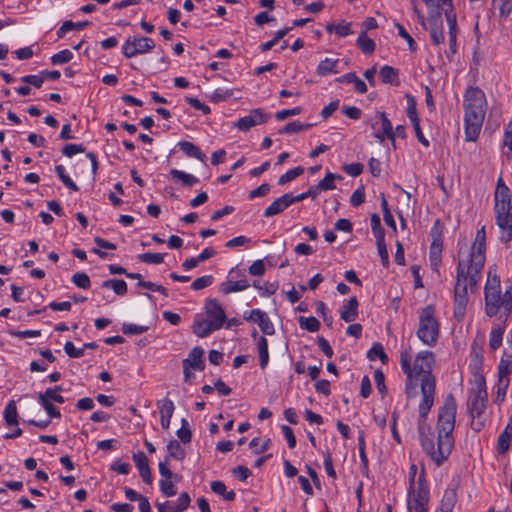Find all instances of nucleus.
Listing matches in <instances>:
<instances>
[{"label": "nucleus", "mask_w": 512, "mask_h": 512, "mask_svg": "<svg viewBox=\"0 0 512 512\" xmlns=\"http://www.w3.org/2000/svg\"><path fill=\"white\" fill-rule=\"evenodd\" d=\"M485 227L476 232L471 252L459 259L457 265L456 284L454 287V317L463 320L468 304V289L473 293L477 290L485 264Z\"/></svg>", "instance_id": "nucleus-1"}, {"label": "nucleus", "mask_w": 512, "mask_h": 512, "mask_svg": "<svg viewBox=\"0 0 512 512\" xmlns=\"http://www.w3.org/2000/svg\"><path fill=\"white\" fill-rule=\"evenodd\" d=\"M412 354L409 347L400 354V365L407 376L406 394L412 396V391L420 383L422 399L419 403V415L425 419L434 403L435 377L432 375V368L435 362L434 354L431 351H422L417 354L411 366Z\"/></svg>", "instance_id": "nucleus-2"}, {"label": "nucleus", "mask_w": 512, "mask_h": 512, "mask_svg": "<svg viewBox=\"0 0 512 512\" xmlns=\"http://www.w3.org/2000/svg\"><path fill=\"white\" fill-rule=\"evenodd\" d=\"M456 411V401L453 395L449 394L446 396L444 404L438 414L437 447H435L432 438L425 434L424 425L419 424V434L422 448L437 466L442 465V463L447 460L454 446L452 433L455 428Z\"/></svg>", "instance_id": "nucleus-3"}, {"label": "nucleus", "mask_w": 512, "mask_h": 512, "mask_svg": "<svg viewBox=\"0 0 512 512\" xmlns=\"http://www.w3.org/2000/svg\"><path fill=\"white\" fill-rule=\"evenodd\" d=\"M465 138L475 141L481 131L486 113V97L479 88H469L464 96Z\"/></svg>", "instance_id": "nucleus-4"}, {"label": "nucleus", "mask_w": 512, "mask_h": 512, "mask_svg": "<svg viewBox=\"0 0 512 512\" xmlns=\"http://www.w3.org/2000/svg\"><path fill=\"white\" fill-rule=\"evenodd\" d=\"M485 295V313L493 317L502 311L507 318L512 311V292L511 288L501 293L500 280L492 270L488 271V279L484 288Z\"/></svg>", "instance_id": "nucleus-5"}, {"label": "nucleus", "mask_w": 512, "mask_h": 512, "mask_svg": "<svg viewBox=\"0 0 512 512\" xmlns=\"http://www.w3.org/2000/svg\"><path fill=\"white\" fill-rule=\"evenodd\" d=\"M434 314L433 306L424 307L419 315V326L416 332L418 339L429 347L436 345L440 334V325Z\"/></svg>", "instance_id": "nucleus-6"}, {"label": "nucleus", "mask_w": 512, "mask_h": 512, "mask_svg": "<svg viewBox=\"0 0 512 512\" xmlns=\"http://www.w3.org/2000/svg\"><path fill=\"white\" fill-rule=\"evenodd\" d=\"M476 386V389L468 399V408L470 410L471 417L482 416L488 402L486 383L482 375L476 377Z\"/></svg>", "instance_id": "nucleus-7"}, {"label": "nucleus", "mask_w": 512, "mask_h": 512, "mask_svg": "<svg viewBox=\"0 0 512 512\" xmlns=\"http://www.w3.org/2000/svg\"><path fill=\"white\" fill-rule=\"evenodd\" d=\"M158 467L159 473L163 477V479H161L159 482L161 492L166 497H172L176 495L173 479H175V481H178L179 476L171 472L166 461L160 462Z\"/></svg>", "instance_id": "nucleus-8"}, {"label": "nucleus", "mask_w": 512, "mask_h": 512, "mask_svg": "<svg viewBox=\"0 0 512 512\" xmlns=\"http://www.w3.org/2000/svg\"><path fill=\"white\" fill-rule=\"evenodd\" d=\"M268 119L269 116L266 115L261 109H253L250 111L249 115L240 118L234 124V127L240 131L247 132L256 125L266 123Z\"/></svg>", "instance_id": "nucleus-9"}, {"label": "nucleus", "mask_w": 512, "mask_h": 512, "mask_svg": "<svg viewBox=\"0 0 512 512\" xmlns=\"http://www.w3.org/2000/svg\"><path fill=\"white\" fill-rule=\"evenodd\" d=\"M494 211L495 216L512 213L511 198L507 186H500V189H496Z\"/></svg>", "instance_id": "nucleus-10"}, {"label": "nucleus", "mask_w": 512, "mask_h": 512, "mask_svg": "<svg viewBox=\"0 0 512 512\" xmlns=\"http://www.w3.org/2000/svg\"><path fill=\"white\" fill-rule=\"evenodd\" d=\"M246 321L257 323L260 330L265 335H273L275 333L274 325L266 312L260 309H253L248 315H244Z\"/></svg>", "instance_id": "nucleus-11"}, {"label": "nucleus", "mask_w": 512, "mask_h": 512, "mask_svg": "<svg viewBox=\"0 0 512 512\" xmlns=\"http://www.w3.org/2000/svg\"><path fill=\"white\" fill-rule=\"evenodd\" d=\"M429 502V490L423 483L422 479H419V486L414 494L413 500L409 503V510L415 512H427V506Z\"/></svg>", "instance_id": "nucleus-12"}, {"label": "nucleus", "mask_w": 512, "mask_h": 512, "mask_svg": "<svg viewBox=\"0 0 512 512\" xmlns=\"http://www.w3.org/2000/svg\"><path fill=\"white\" fill-rule=\"evenodd\" d=\"M205 309L208 320L221 328L226 320V315L219 302L215 299H209L206 301Z\"/></svg>", "instance_id": "nucleus-13"}, {"label": "nucleus", "mask_w": 512, "mask_h": 512, "mask_svg": "<svg viewBox=\"0 0 512 512\" xmlns=\"http://www.w3.org/2000/svg\"><path fill=\"white\" fill-rule=\"evenodd\" d=\"M189 504V494L187 492H182L177 499V503L165 501L163 503H157L156 507L158 509V512H183L184 510L187 509Z\"/></svg>", "instance_id": "nucleus-14"}, {"label": "nucleus", "mask_w": 512, "mask_h": 512, "mask_svg": "<svg viewBox=\"0 0 512 512\" xmlns=\"http://www.w3.org/2000/svg\"><path fill=\"white\" fill-rule=\"evenodd\" d=\"M293 204V195L286 193L274 200L264 211L265 217H272L280 214Z\"/></svg>", "instance_id": "nucleus-15"}, {"label": "nucleus", "mask_w": 512, "mask_h": 512, "mask_svg": "<svg viewBox=\"0 0 512 512\" xmlns=\"http://www.w3.org/2000/svg\"><path fill=\"white\" fill-rule=\"evenodd\" d=\"M133 461L139 470L140 476L142 480L146 484L152 483V477H151V470L148 464V458L145 455L144 452L138 451L137 453L133 454Z\"/></svg>", "instance_id": "nucleus-16"}, {"label": "nucleus", "mask_w": 512, "mask_h": 512, "mask_svg": "<svg viewBox=\"0 0 512 512\" xmlns=\"http://www.w3.org/2000/svg\"><path fill=\"white\" fill-rule=\"evenodd\" d=\"M496 224L500 229V240L508 243L512 240V213L510 215L495 216Z\"/></svg>", "instance_id": "nucleus-17"}, {"label": "nucleus", "mask_w": 512, "mask_h": 512, "mask_svg": "<svg viewBox=\"0 0 512 512\" xmlns=\"http://www.w3.org/2000/svg\"><path fill=\"white\" fill-rule=\"evenodd\" d=\"M157 406L160 410V422L163 429L167 430L170 426V421L173 416L174 412V404L173 402L168 399H162L157 402Z\"/></svg>", "instance_id": "nucleus-18"}, {"label": "nucleus", "mask_w": 512, "mask_h": 512, "mask_svg": "<svg viewBox=\"0 0 512 512\" xmlns=\"http://www.w3.org/2000/svg\"><path fill=\"white\" fill-rule=\"evenodd\" d=\"M358 317V300L357 298L351 297L347 302L344 303L340 311V318L345 322H353Z\"/></svg>", "instance_id": "nucleus-19"}, {"label": "nucleus", "mask_w": 512, "mask_h": 512, "mask_svg": "<svg viewBox=\"0 0 512 512\" xmlns=\"http://www.w3.org/2000/svg\"><path fill=\"white\" fill-rule=\"evenodd\" d=\"M378 123L381 125V131L384 132L387 139H389L392 142L393 147H395V133L390 120L384 112H377L375 116V123H372L371 127L374 129L375 125Z\"/></svg>", "instance_id": "nucleus-20"}, {"label": "nucleus", "mask_w": 512, "mask_h": 512, "mask_svg": "<svg viewBox=\"0 0 512 512\" xmlns=\"http://www.w3.org/2000/svg\"><path fill=\"white\" fill-rule=\"evenodd\" d=\"M203 355H204V350L201 347H194L190 351L188 358H186L182 361V365H185V363L188 362L190 364V365H188V367H191L195 370L202 371L205 368Z\"/></svg>", "instance_id": "nucleus-21"}, {"label": "nucleus", "mask_w": 512, "mask_h": 512, "mask_svg": "<svg viewBox=\"0 0 512 512\" xmlns=\"http://www.w3.org/2000/svg\"><path fill=\"white\" fill-rule=\"evenodd\" d=\"M220 328L208 319L196 320L193 324V332L201 338L208 336L213 331Z\"/></svg>", "instance_id": "nucleus-22"}, {"label": "nucleus", "mask_w": 512, "mask_h": 512, "mask_svg": "<svg viewBox=\"0 0 512 512\" xmlns=\"http://www.w3.org/2000/svg\"><path fill=\"white\" fill-rule=\"evenodd\" d=\"M512 441V424L509 421L503 432L499 435L497 440V450L499 454H505Z\"/></svg>", "instance_id": "nucleus-23"}, {"label": "nucleus", "mask_w": 512, "mask_h": 512, "mask_svg": "<svg viewBox=\"0 0 512 512\" xmlns=\"http://www.w3.org/2000/svg\"><path fill=\"white\" fill-rule=\"evenodd\" d=\"M457 503V493L455 489H446L440 503L441 512H453Z\"/></svg>", "instance_id": "nucleus-24"}, {"label": "nucleus", "mask_w": 512, "mask_h": 512, "mask_svg": "<svg viewBox=\"0 0 512 512\" xmlns=\"http://www.w3.org/2000/svg\"><path fill=\"white\" fill-rule=\"evenodd\" d=\"M339 59L325 58L322 60L316 70L318 76L324 77L328 74H337Z\"/></svg>", "instance_id": "nucleus-25"}, {"label": "nucleus", "mask_w": 512, "mask_h": 512, "mask_svg": "<svg viewBox=\"0 0 512 512\" xmlns=\"http://www.w3.org/2000/svg\"><path fill=\"white\" fill-rule=\"evenodd\" d=\"M178 146L188 157L196 158L202 162L205 161V154L200 150L198 146L194 145L192 142L180 141Z\"/></svg>", "instance_id": "nucleus-26"}, {"label": "nucleus", "mask_w": 512, "mask_h": 512, "mask_svg": "<svg viewBox=\"0 0 512 512\" xmlns=\"http://www.w3.org/2000/svg\"><path fill=\"white\" fill-rule=\"evenodd\" d=\"M249 283L247 282V280H239V281H226V282H223L221 285H220V291L227 295V294H230V293H233V292H239V291H243L245 289H247L249 287Z\"/></svg>", "instance_id": "nucleus-27"}, {"label": "nucleus", "mask_w": 512, "mask_h": 512, "mask_svg": "<svg viewBox=\"0 0 512 512\" xmlns=\"http://www.w3.org/2000/svg\"><path fill=\"white\" fill-rule=\"evenodd\" d=\"M423 2L431 10L430 19L435 22L440 19V7L442 5H448L450 8L452 6L451 0H423Z\"/></svg>", "instance_id": "nucleus-28"}, {"label": "nucleus", "mask_w": 512, "mask_h": 512, "mask_svg": "<svg viewBox=\"0 0 512 512\" xmlns=\"http://www.w3.org/2000/svg\"><path fill=\"white\" fill-rule=\"evenodd\" d=\"M131 38L135 44V50L137 54L147 53L155 47V43L151 38L144 36H135Z\"/></svg>", "instance_id": "nucleus-29"}, {"label": "nucleus", "mask_w": 512, "mask_h": 512, "mask_svg": "<svg viewBox=\"0 0 512 512\" xmlns=\"http://www.w3.org/2000/svg\"><path fill=\"white\" fill-rule=\"evenodd\" d=\"M170 176L175 181H181L182 184L187 187H192L199 182L198 178L195 176L177 169H171Z\"/></svg>", "instance_id": "nucleus-30"}, {"label": "nucleus", "mask_w": 512, "mask_h": 512, "mask_svg": "<svg viewBox=\"0 0 512 512\" xmlns=\"http://www.w3.org/2000/svg\"><path fill=\"white\" fill-rule=\"evenodd\" d=\"M379 74H380V77H381L383 83L392 84L395 86L399 85L397 69H395L391 66L385 65L380 69Z\"/></svg>", "instance_id": "nucleus-31"}, {"label": "nucleus", "mask_w": 512, "mask_h": 512, "mask_svg": "<svg viewBox=\"0 0 512 512\" xmlns=\"http://www.w3.org/2000/svg\"><path fill=\"white\" fill-rule=\"evenodd\" d=\"M3 416L7 426L18 425V412L16 402L14 400L9 401L6 405Z\"/></svg>", "instance_id": "nucleus-32"}, {"label": "nucleus", "mask_w": 512, "mask_h": 512, "mask_svg": "<svg viewBox=\"0 0 512 512\" xmlns=\"http://www.w3.org/2000/svg\"><path fill=\"white\" fill-rule=\"evenodd\" d=\"M168 456L165 458V461L168 463L170 457L183 460L186 456L185 449L181 446L179 441L171 440L167 445Z\"/></svg>", "instance_id": "nucleus-33"}, {"label": "nucleus", "mask_w": 512, "mask_h": 512, "mask_svg": "<svg viewBox=\"0 0 512 512\" xmlns=\"http://www.w3.org/2000/svg\"><path fill=\"white\" fill-rule=\"evenodd\" d=\"M512 373V352H504L498 365V378H508Z\"/></svg>", "instance_id": "nucleus-34"}, {"label": "nucleus", "mask_w": 512, "mask_h": 512, "mask_svg": "<svg viewBox=\"0 0 512 512\" xmlns=\"http://www.w3.org/2000/svg\"><path fill=\"white\" fill-rule=\"evenodd\" d=\"M102 287L112 289L119 296L127 293V283L122 279H108L102 283Z\"/></svg>", "instance_id": "nucleus-35"}, {"label": "nucleus", "mask_w": 512, "mask_h": 512, "mask_svg": "<svg viewBox=\"0 0 512 512\" xmlns=\"http://www.w3.org/2000/svg\"><path fill=\"white\" fill-rule=\"evenodd\" d=\"M211 490L223 497L224 500L233 501L236 497L234 491H227L226 485L222 481H213L211 482Z\"/></svg>", "instance_id": "nucleus-36"}, {"label": "nucleus", "mask_w": 512, "mask_h": 512, "mask_svg": "<svg viewBox=\"0 0 512 512\" xmlns=\"http://www.w3.org/2000/svg\"><path fill=\"white\" fill-rule=\"evenodd\" d=\"M257 349L259 353V364L262 369H264L269 362V353H268V342L265 337H260L257 343Z\"/></svg>", "instance_id": "nucleus-37"}, {"label": "nucleus", "mask_w": 512, "mask_h": 512, "mask_svg": "<svg viewBox=\"0 0 512 512\" xmlns=\"http://www.w3.org/2000/svg\"><path fill=\"white\" fill-rule=\"evenodd\" d=\"M336 179L341 180L342 176L333 174L331 172H327L326 176L321 181H319V183L317 184L315 189L321 190V191L333 190V189H335L334 181Z\"/></svg>", "instance_id": "nucleus-38"}, {"label": "nucleus", "mask_w": 512, "mask_h": 512, "mask_svg": "<svg viewBox=\"0 0 512 512\" xmlns=\"http://www.w3.org/2000/svg\"><path fill=\"white\" fill-rule=\"evenodd\" d=\"M504 334V326H497L490 332L489 347L491 350H497L502 344V337Z\"/></svg>", "instance_id": "nucleus-39"}, {"label": "nucleus", "mask_w": 512, "mask_h": 512, "mask_svg": "<svg viewBox=\"0 0 512 512\" xmlns=\"http://www.w3.org/2000/svg\"><path fill=\"white\" fill-rule=\"evenodd\" d=\"M357 45L360 47L363 53L371 54L375 50V42L367 37L366 32H362L357 39Z\"/></svg>", "instance_id": "nucleus-40"}, {"label": "nucleus", "mask_w": 512, "mask_h": 512, "mask_svg": "<svg viewBox=\"0 0 512 512\" xmlns=\"http://www.w3.org/2000/svg\"><path fill=\"white\" fill-rule=\"evenodd\" d=\"M299 325L302 329L307 330L309 332H316L320 328V322L317 318L310 316V317H299L298 319Z\"/></svg>", "instance_id": "nucleus-41"}, {"label": "nucleus", "mask_w": 512, "mask_h": 512, "mask_svg": "<svg viewBox=\"0 0 512 512\" xmlns=\"http://www.w3.org/2000/svg\"><path fill=\"white\" fill-rule=\"evenodd\" d=\"M367 356L370 360H375L376 358H379L383 364H386L388 362V356L385 353L382 344L380 343L373 344L372 348L368 351Z\"/></svg>", "instance_id": "nucleus-42"}, {"label": "nucleus", "mask_w": 512, "mask_h": 512, "mask_svg": "<svg viewBox=\"0 0 512 512\" xmlns=\"http://www.w3.org/2000/svg\"><path fill=\"white\" fill-rule=\"evenodd\" d=\"M304 173V168L301 166L295 167L289 171H287L285 174L279 177L278 184L279 185H285L298 176L302 175Z\"/></svg>", "instance_id": "nucleus-43"}, {"label": "nucleus", "mask_w": 512, "mask_h": 512, "mask_svg": "<svg viewBox=\"0 0 512 512\" xmlns=\"http://www.w3.org/2000/svg\"><path fill=\"white\" fill-rule=\"evenodd\" d=\"M312 127V124H302L298 121L290 122L287 125H285L279 132L280 133H297L304 130H307Z\"/></svg>", "instance_id": "nucleus-44"}, {"label": "nucleus", "mask_w": 512, "mask_h": 512, "mask_svg": "<svg viewBox=\"0 0 512 512\" xmlns=\"http://www.w3.org/2000/svg\"><path fill=\"white\" fill-rule=\"evenodd\" d=\"M429 21L432 25L431 27V38H432V41L435 45H439L441 43H443L444 41V34H443V31L438 27V22L441 23V18L439 20H437L436 22L431 20L429 18Z\"/></svg>", "instance_id": "nucleus-45"}, {"label": "nucleus", "mask_w": 512, "mask_h": 512, "mask_svg": "<svg viewBox=\"0 0 512 512\" xmlns=\"http://www.w3.org/2000/svg\"><path fill=\"white\" fill-rule=\"evenodd\" d=\"M72 58H73L72 52L68 49H65V50H62V51L54 54L51 57V63L54 65H61V64L68 63L69 61L72 60Z\"/></svg>", "instance_id": "nucleus-46"}, {"label": "nucleus", "mask_w": 512, "mask_h": 512, "mask_svg": "<svg viewBox=\"0 0 512 512\" xmlns=\"http://www.w3.org/2000/svg\"><path fill=\"white\" fill-rule=\"evenodd\" d=\"M38 402L45 409L47 414L52 418H60L61 413L50 401L46 400L43 396H38Z\"/></svg>", "instance_id": "nucleus-47"}, {"label": "nucleus", "mask_w": 512, "mask_h": 512, "mask_svg": "<svg viewBox=\"0 0 512 512\" xmlns=\"http://www.w3.org/2000/svg\"><path fill=\"white\" fill-rule=\"evenodd\" d=\"M138 259L146 264H160L164 260V255L161 253H143L138 255Z\"/></svg>", "instance_id": "nucleus-48"}, {"label": "nucleus", "mask_w": 512, "mask_h": 512, "mask_svg": "<svg viewBox=\"0 0 512 512\" xmlns=\"http://www.w3.org/2000/svg\"><path fill=\"white\" fill-rule=\"evenodd\" d=\"M376 244L381 262L383 266L387 267L389 264V255L386 248L385 237L376 238Z\"/></svg>", "instance_id": "nucleus-49"}, {"label": "nucleus", "mask_w": 512, "mask_h": 512, "mask_svg": "<svg viewBox=\"0 0 512 512\" xmlns=\"http://www.w3.org/2000/svg\"><path fill=\"white\" fill-rule=\"evenodd\" d=\"M234 95L233 89H221L217 88L211 95L210 99L211 101L218 103L220 101H225L228 98L232 97Z\"/></svg>", "instance_id": "nucleus-50"}, {"label": "nucleus", "mask_w": 512, "mask_h": 512, "mask_svg": "<svg viewBox=\"0 0 512 512\" xmlns=\"http://www.w3.org/2000/svg\"><path fill=\"white\" fill-rule=\"evenodd\" d=\"M72 282L79 288L88 289L91 285L89 276L84 272L75 273Z\"/></svg>", "instance_id": "nucleus-51"}, {"label": "nucleus", "mask_w": 512, "mask_h": 512, "mask_svg": "<svg viewBox=\"0 0 512 512\" xmlns=\"http://www.w3.org/2000/svg\"><path fill=\"white\" fill-rule=\"evenodd\" d=\"M370 222H371V229H372V232H373L375 238L385 237V232L381 226L380 217L376 213L371 215Z\"/></svg>", "instance_id": "nucleus-52"}, {"label": "nucleus", "mask_w": 512, "mask_h": 512, "mask_svg": "<svg viewBox=\"0 0 512 512\" xmlns=\"http://www.w3.org/2000/svg\"><path fill=\"white\" fill-rule=\"evenodd\" d=\"M510 380L509 378H498L497 383V395H496V401L502 402L504 401L506 390L509 387Z\"/></svg>", "instance_id": "nucleus-53"}, {"label": "nucleus", "mask_w": 512, "mask_h": 512, "mask_svg": "<svg viewBox=\"0 0 512 512\" xmlns=\"http://www.w3.org/2000/svg\"><path fill=\"white\" fill-rule=\"evenodd\" d=\"M137 285L139 287H142L144 289H147V290H150L153 292H159L162 295H164L165 297L168 296V292H167L166 288L161 285H158L156 283L140 280Z\"/></svg>", "instance_id": "nucleus-54"}, {"label": "nucleus", "mask_w": 512, "mask_h": 512, "mask_svg": "<svg viewBox=\"0 0 512 512\" xmlns=\"http://www.w3.org/2000/svg\"><path fill=\"white\" fill-rule=\"evenodd\" d=\"M407 101H408V107H407V116L410 119L411 123L419 121L417 110H416V101L413 96L406 95Z\"/></svg>", "instance_id": "nucleus-55"}, {"label": "nucleus", "mask_w": 512, "mask_h": 512, "mask_svg": "<svg viewBox=\"0 0 512 512\" xmlns=\"http://www.w3.org/2000/svg\"><path fill=\"white\" fill-rule=\"evenodd\" d=\"M213 278L210 275H205L200 278H197L193 281L191 288L195 291L204 289L212 284Z\"/></svg>", "instance_id": "nucleus-56"}, {"label": "nucleus", "mask_w": 512, "mask_h": 512, "mask_svg": "<svg viewBox=\"0 0 512 512\" xmlns=\"http://www.w3.org/2000/svg\"><path fill=\"white\" fill-rule=\"evenodd\" d=\"M445 17L449 27V35H457L456 16L452 13V7L445 10Z\"/></svg>", "instance_id": "nucleus-57"}, {"label": "nucleus", "mask_w": 512, "mask_h": 512, "mask_svg": "<svg viewBox=\"0 0 512 512\" xmlns=\"http://www.w3.org/2000/svg\"><path fill=\"white\" fill-rule=\"evenodd\" d=\"M395 27L398 30V34L407 41L409 49L411 51H415L416 50V43H415L414 39L410 36V34L399 23H396Z\"/></svg>", "instance_id": "nucleus-58"}, {"label": "nucleus", "mask_w": 512, "mask_h": 512, "mask_svg": "<svg viewBox=\"0 0 512 512\" xmlns=\"http://www.w3.org/2000/svg\"><path fill=\"white\" fill-rule=\"evenodd\" d=\"M64 351L71 358H80L84 354V348L77 349L70 341L65 343Z\"/></svg>", "instance_id": "nucleus-59"}, {"label": "nucleus", "mask_w": 512, "mask_h": 512, "mask_svg": "<svg viewBox=\"0 0 512 512\" xmlns=\"http://www.w3.org/2000/svg\"><path fill=\"white\" fill-rule=\"evenodd\" d=\"M122 53L126 58H132L138 55L135 50V44L133 43L131 37L127 38L125 43L123 44Z\"/></svg>", "instance_id": "nucleus-60"}, {"label": "nucleus", "mask_w": 512, "mask_h": 512, "mask_svg": "<svg viewBox=\"0 0 512 512\" xmlns=\"http://www.w3.org/2000/svg\"><path fill=\"white\" fill-rule=\"evenodd\" d=\"M147 330L145 326H139L135 324H124L122 331L127 335H139L144 333Z\"/></svg>", "instance_id": "nucleus-61"}, {"label": "nucleus", "mask_w": 512, "mask_h": 512, "mask_svg": "<svg viewBox=\"0 0 512 512\" xmlns=\"http://www.w3.org/2000/svg\"><path fill=\"white\" fill-rule=\"evenodd\" d=\"M365 201V192H364V188L363 187H360L358 189H356L351 198H350V203L352 206L354 207H358L360 206L363 202Z\"/></svg>", "instance_id": "nucleus-62"}, {"label": "nucleus", "mask_w": 512, "mask_h": 512, "mask_svg": "<svg viewBox=\"0 0 512 512\" xmlns=\"http://www.w3.org/2000/svg\"><path fill=\"white\" fill-rule=\"evenodd\" d=\"M343 170L352 177H357L363 172L361 163H351L343 166Z\"/></svg>", "instance_id": "nucleus-63"}, {"label": "nucleus", "mask_w": 512, "mask_h": 512, "mask_svg": "<svg viewBox=\"0 0 512 512\" xmlns=\"http://www.w3.org/2000/svg\"><path fill=\"white\" fill-rule=\"evenodd\" d=\"M85 151V148L82 145L77 144H67L62 149L63 155L67 157H72L75 154L82 153Z\"/></svg>", "instance_id": "nucleus-64"}]
</instances>
